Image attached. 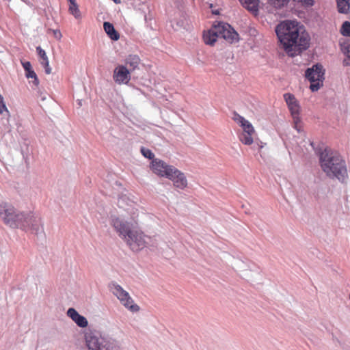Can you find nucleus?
I'll return each mask as SVG.
<instances>
[{"label": "nucleus", "instance_id": "nucleus-1", "mask_svg": "<svg viewBox=\"0 0 350 350\" xmlns=\"http://www.w3.org/2000/svg\"><path fill=\"white\" fill-rule=\"evenodd\" d=\"M275 32L284 50L290 56H294L309 47V34L295 21L280 23L277 25Z\"/></svg>", "mask_w": 350, "mask_h": 350}, {"label": "nucleus", "instance_id": "nucleus-2", "mask_svg": "<svg viewBox=\"0 0 350 350\" xmlns=\"http://www.w3.org/2000/svg\"><path fill=\"white\" fill-rule=\"evenodd\" d=\"M319 161L322 170L330 178H336L343 181L347 178L345 161L336 152L325 148L320 154Z\"/></svg>", "mask_w": 350, "mask_h": 350}, {"label": "nucleus", "instance_id": "nucleus-3", "mask_svg": "<svg viewBox=\"0 0 350 350\" xmlns=\"http://www.w3.org/2000/svg\"><path fill=\"white\" fill-rule=\"evenodd\" d=\"M111 225L133 251H139L146 246L148 237L142 231L131 229L127 222L118 217L112 219Z\"/></svg>", "mask_w": 350, "mask_h": 350}, {"label": "nucleus", "instance_id": "nucleus-4", "mask_svg": "<svg viewBox=\"0 0 350 350\" xmlns=\"http://www.w3.org/2000/svg\"><path fill=\"white\" fill-rule=\"evenodd\" d=\"M85 340L88 350H120L118 341L102 337L93 332L85 333Z\"/></svg>", "mask_w": 350, "mask_h": 350}, {"label": "nucleus", "instance_id": "nucleus-5", "mask_svg": "<svg viewBox=\"0 0 350 350\" xmlns=\"http://www.w3.org/2000/svg\"><path fill=\"white\" fill-rule=\"evenodd\" d=\"M24 212L18 211L12 205L0 203V217L3 223L11 228H20L24 226Z\"/></svg>", "mask_w": 350, "mask_h": 350}, {"label": "nucleus", "instance_id": "nucleus-6", "mask_svg": "<svg viewBox=\"0 0 350 350\" xmlns=\"http://www.w3.org/2000/svg\"><path fill=\"white\" fill-rule=\"evenodd\" d=\"M232 118L242 129V132L239 135L240 142L247 146L252 144L254 137L256 135V131L252 124L236 111L233 113Z\"/></svg>", "mask_w": 350, "mask_h": 350}, {"label": "nucleus", "instance_id": "nucleus-7", "mask_svg": "<svg viewBox=\"0 0 350 350\" xmlns=\"http://www.w3.org/2000/svg\"><path fill=\"white\" fill-rule=\"evenodd\" d=\"M325 70L321 64H315L305 72L306 78L310 82V89L312 92L318 91L323 85Z\"/></svg>", "mask_w": 350, "mask_h": 350}, {"label": "nucleus", "instance_id": "nucleus-8", "mask_svg": "<svg viewBox=\"0 0 350 350\" xmlns=\"http://www.w3.org/2000/svg\"><path fill=\"white\" fill-rule=\"evenodd\" d=\"M111 291L120 301L121 304L128 310L132 312H137L139 311V306L136 304L130 296L129 293L123 289V288L117 284H112L111 285Z\"/></svg>", "mask_w": 350, "mask_h": 350}, {"label": "nucleus", "instance_id": "nucleus-9", "mask_svg": "<svg viewBox=\"0 0 350 350\" xmlns=\"http://www.w3.org/2000/svg\"><path fill=\"white\" fill-rule=\"evenodd\" d=\"M284 99L286 103L293 118V127L300 132L302 129V122L300 117L301 107L295 96L291 93L284 94Z\"/></svg>", "mask_w": 350, "mask_h": 350}, {"label": "nucleus", "instance_id": "nucleus-10", "mask_svg": "<svg viewBox=\"0 0 350 350\" xmlns=\"http://www.w3.org/2000/svg\"><path fill=\"white\" fill-rule=\"evenodd\" d=\"M174 167L175 166L158 158L153 159L150 164V168L153 174L159 177L165 178L170 175V174L172 173Z\"/></svg>", "mask_w": 350, "mask_h": 350}, {"label": "nucleus", "instance_id": "nucleus-11", "mask_svg": "<svg viewBox=\"0 0 350 350\" xmlns=\"http://www.w3.org/2000/svg\"><path fill=\"white\" fill-rule=\"evenodd\" d=\"M131 70L124 65H118L113 72V79L118 85L128 84L131 81Z\"/></svg>", "mask_w": 350, "mask_h": 350}, {"label": "nucleus", "instance_id": "nucleus-12", "mask_svg": "<svg viewBox=\"0 0 350 350\" xmlns=\"http://www.w3.org/2000/svg\"><path fill=\"white\" fill-rule=\"evenodd\" d=\"M170 174L167 178L172 182L175 188L183 190L187 187L188 182L185 174L178 168L175 167Z\"/></svg>", "mask_w": 350, "mask_h": 350}, {"label": "nucleus", "instance_id": "nucleus-13", "mask_svg": "<svg viewBox=\"0 0 350 350\" xmlns=\"http://www.w3.org/2000/svg\"><path fill=\"white\" fill-rule=\"evenodd\" d=\"M23 221L25 224H24V226H21L20 228L24 230L31 229L38 231L40 226H42L41 218L31 212L25 213Z\"/></svg>", "mask_w": 350, "mask_h": 350}, {"label": "nucleus", "instance_id": "nucleus-14", "mask_svg": "<svg viewBox=\"0 0 350 350\" xmlns=\"http://www.w3.org/2000/svg\"><path fill=\"white\" fill-rule=\"evenodd\" d=\"M217 29L219 30V36L224 38L230 42H234L239 40V34L228 25L225 23H219Z\"/></svg>", "mask_w": 350, "mask_h": 350}, {"label": "nucleus", "instance_id": "nucleus-15", "mask_svg": "<svg viewBox=\"0 0 350 350\" xmlns=\"http://www.w3.org/2000/svg\"><path fill=\"white\" fill-rule=\"evenodd\" d=\"M66 314L79 327L83 328L88 326V321L86 318L79 314L75 308H69Z\"/></svg>", "mask_w": 350, "mask_h": 350}, {"label": "nucleus", "instance_id": "nucleus-16", "mask_svg": "<svg viewBox=\"0 0 350 350\" xmlns=\"http://www.w3.org/2000/svg\"><path fill=\"white\" fill-rule=\"evenodd\" d=\"M219 30L217 29V25H214L211 29L204 32L203 40L206 44L213 45L219 36Z\"/></svg>", "mask_w": 350, "mask_h": 350}, {"label": "nucleus", "instance_id": "nucleus-17", "mask_svg": "<svg viewBox=\"0 0 350 350\" xmlns=\"http://www.w3.org/2000/svg\"><path fill=\"white\" fill-rule=\"evenodd\" d=\"M23 67L25 71V76L28 79H33V83L34 85H38L39 83L38 79L36 72L33 71L31 67V64L29 62H21Z\"/></svg>", "mask_w": 350, "mask_h": 350}, {"label": "nucleus", "instance_id": "nucleus-18", "mask_svg": "<svg viewBox=\"0 0 350 350\" xmlns=\"http://www.w3.org/2000/svg\"><path fill=\"white\" fill-rule=\"evenodd\" d=\"M103 28L107 36L114 41L119 40L120 34L115 29L113 25L109 22H105L103 23Z\"/></svg>", "mask_w": 350, "mask_h": 350}, {"label": "nucleus", "instance_id": "nucleus-19", "mask_svg": "<svg viewBox=\"0 0 350 350\" xmlns=\"http://www.w3.org/2000/svg\"><path fill=\"white\" fill-rule=\"evenodd\" d=\"M243 6L254 14L256 15L258 11V0H239Z\"/></svg>", "mask_w": 350, "mask_h": 350}, {"label": "nucleus", "instance_id": "nucleus-20", "mask_svg": "<svg viewBox=\"0 0 350 350\" xmlns=\"http://www.w3.org/2000/svg\"><path fill=\"white\" fill-rule=\"evenodd\" d=\"M125 63L129 66L131 72L137 69L140 64V58L137 55H129L125 59Z\"/></svg>", "mask_w": 350, "mask_h": 350}, {"label": "nucleus", "instance_id": "nucleus-21", "mask_svg": "<svg viewBox=\"0 0 350 350\" xmlns=\"http://www.w3.org/2000/svg\"><path fill=\"white\" fill-rule=\"evenodd\" d=\"M69 7L68 12L70 14H72L76 19L81 18V13L79 8V5H77L76 0H68Z\"/></svg>", "mask_w": 350, "mask_h": 350}, {"label": "nucleus", "instance_id": "nucleus-22", "mask_svg": "<svg viewBox=\"0 0 350 350\" xmlns=\"http://www.w3.org/2000/svg\"><path fill=\"white\" fill-rule=\"evenodd\" d=\"M338 10L340 13L347 14L350 9V0H336Z\"/></svg>", "mask_w": 350, "mask_h": 350}, {"label": "nucleus", "instance_id": "nucleus-23", "mask_svg": "<svg viewBox=\"0 0 350 350\" xmlns=\"http://www.w3.org/2000/svg\"><path fill=\"white\" fill-rule=\"evenodd\" d=\"M280 5H284L288 0H276ZM294 1L301 3L304 6H312L313 5V0H293Z\"/></svg>", "mask_w": 350, "mask_h": 350}, {"label": "nucleus", "instance_id": "nucleus-24", "mask_svg": "<svg viewBox=\"0 0 350 350\" xmlns=\"http://www.w3.org/2000/svg\"><path fill=\"white\" fill-rule=\"evenodd\" d=\"M340 33L344 36L350 37V22L345 21L343 23L340 29Z\"/></svg>", "mask_w": 350, "mask_h": 350}, {"label": "nucleus", "instance_id": "nucleus-25", "mask_svg": "<svg viewBox=\"0 0 350 350\" xmlns=\"http://www.w3.org/2000/svg\"><path fill=\"white\" fill-rule=\"evenodd\" d=\"M141 152L146 158H148V159H152V160L153 159H154V154L152 153V152L150 150H149L148 148L142 147L141 148Z\"/></svg>", "mask_w": 350, "mask_h": 350}, {"label": "nucleus", "instance_id": "nucleus-26", "mask_svg": "<svg viewBox=\"0 0 350 350\" xmlns=\"http://www.w3.org/2000/svg\"><path fill=\"white\" fill-rule=\"evenodd\" d=\"M41 64L44 66L45 68V72L46 74L49 75L51 72V68L49 66V61L48 57L44 59L41 61Z\"/></svg>", "mask_w": 350, "mask_h": 350}, {"label": "nucleus", "instance_id": "nucleus-27", "mask_svg": "<svg viewBox=\"0 0 350 350\" xmlns=\"http://www.w3.org/2000/svg\"><path fill=\"white\" fill-rule=\"evenodd\" d=\"M5 111L9 112L4 103L3 97L0 94V114H2Z\"/></svg>", "mask_w": 350, "mask_h": 350}, {"label": "nucleus", "instance_id": "nucleus-28", "mask_svg": "<svg viewBox=\"0 0 350 350\" xmlns=\"http://www.w3.org/2000/svg\"><path fill=\"white\" fill-rule=\"evenodd\" d=\"M36 51L38 52V55L42 59V60H43L44 59L48 57L46 54V52L40 46H37L36 47Z\"/></svg>", "mask_w": 350, "mask_h": 350}, {"label": "nucleus", "instance_id": "nucleus-29", "mask_svg": "<svg viewBox=\"0 0 350 350\" xmlns=\"http://www.w3.org/2000/svg\"><path fill=\"white\" fill-rule=\"evenodd\" d=\"M344 51L347 57L350 59V42L347 43L346 46H344Z\"/></svg>", "mask_w": 350, "mask_h": 350}, {"label": "nucleus", "instance_id": "nucleus-30", "mask_svg": "<svg viewBox=\"0 0 350 350\" xmlns=\"http://www.w3.org/2000/svg\"><path fill=\"white\" fill-rule=\"evenodd\" d=\"M53 34L55 37L58 40H60L62 36L60 31L57 29L53 30Z\"/></svg>", "mask_w": 350, "mask_h": 350}, {"label": "nucleus", "instance_id": "nucleus-31", "mask_svg": "<svg viewBox=\"0 0 350 350\" xmlns=\"http://www.w3.org/2000/svg\"><path fill=\"white\" fill-rule=\"evenodd\" d=\"M116 3H120L121 0H113Z\"/></svg>", "mask_w": 350, "mask_h": 350}, {"label": "nucleus", "instance_id": "nucleus-32", "mask_svg": "<svg viewBox=\"0 0 350 350\" xmlns=\"http://www.w3.org/2000/svg\"><path fill=\"white\" fill-rule=\"evenodd\" d=\"M213 14H219V12H214V11L213 12Z\"/></svg>", "mask_w": 350, "mask_h": 350}, {"label": "nucleus", "instance_id": "nucleus-33", "mask_svg": "<svg viewBox=\"0 0 350 350\" xmlns=\"http://www.w3.org/2000/svg\"><path fill=\"white\" fill-rule=\"evenodd\" d=\"M349 299H350V294H349Z\"/></svg>", "mask_w": 350, "mask_h": 350}]
</instances>
